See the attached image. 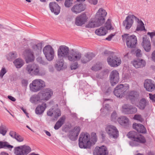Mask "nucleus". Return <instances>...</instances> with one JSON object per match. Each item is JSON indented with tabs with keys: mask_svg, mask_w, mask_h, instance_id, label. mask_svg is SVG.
<instances>
[{
	"mask_svg": "<svg viewBox=\"0 0 155 155\" xmlns=\"http://www.w3.org/2000/svg\"><path fill=\"white\" fill-rule=\"evenodd\" d=\"M69 48L65 45H61L58 50L59 58H65L69 61H75L80 59L81 53L79 51L73 50L69 52Z\"/></svg>",
	"mask_w": 155,
	"mask_h": 155,
	"instance_id": "f257e3e1",
	"label": "nucleus"
},
{
	"mask_svg": "<svg viewBox=\"0 0 155 155\" xmlns=\"http://www.w3.org/2000/svg\"><path fill=\"white\" fill-rule=\"evenodd\" d=\"M128 137L133 141H130L129 144L132 147L138 146L139 143L144 144L146 142L145 137L143 135H140L136 132L132 131L129 132L127 134Z\"/></svg>",
	"mask_w": 155,
	"mask_h": 155,
	"instance_id": "f03ea898",
	"label": "nucleus"
},
{
	"mask_svg": "<svg viewBox=\"0 0 155 155\" xmlns=\"http://www.w3.org/2000/svg\"><path fill=\"white\" fill-rule=\"evenodd\" d=\"M90 136L87 132L83 133L80 135L79 139V146L81 148L90 149L91 142Z\"/></svg>",
	"mask_w": 155,
	"mask_h": 155,
	"instance_id": "7ed1b4c3",
	"label": "nucleus"
},
{
	"mask_svg": "<svg viewBox=\"0 0 155 155\" xmlns=\"http://www.w3.org/2000/svg\"><path fill=\"white\" fill-rule=\"evenodd\" d=\"M45 86V82L41 79H37L33 80L29 85L30 91L35 92L39 91Z\"/></svg>",
	"mask_w": 155,
	"mask_h": 155,
	"instance_id": "20e7f679",
	"label": "nucleus"
},
{
	"mask_svg": "<svg viewBox=\"0 0 155 155\" xmlns=\"http://www.w3.org/2000/svg\"><path fill=\"white\" fill-rule=\"evenodd\" d=\"M123 41H126L127 47L133 48L135 47L137 42L136 36L134 35H129L128 34H124L122 36Z\"/></svg>",
	"mask_w": 155,
	"mask_h": 155,
	"instance_id": "39448f33",
	"label": "nucleus"
},
{
	"mask_svg": "<svg viewBox=\"0 0 155 155\" xmlns=\"http://www.w3.org/2000/svg\"><path fill=\"white\" fill-rule=\"evenodd\" d=\"M107 12L104 9L101 8L97 12L95 18L97 21V25H102L105 21V18L107 15Z\"/></svg>",
	"mask_w": 155,
	"mask_h": 155,
	"instance_id": "423d86ee",
	"label": "nucleus"
},
{
	"mask_svg": "<svg viewBox=\"0 0 155 155\" xmlns=\"http://www.w3.org/2000/svg\"><path fill=\"white\" fill-rule=\"evenodd\" d=\"M31 150V148L29 146L24 145L15 147L14 153L15 155H27Z\"/></svg>",
	"mask_w": 155,
	"mask_h": 155,
	"instance_id": "0eeeda50",
	"label": "nucleus"
},
{
	"mask_svg": "<svg viewBox=\"0 0 155 155\" xmlns=\"http://www.w3.org/2000/svg\"><path fill=\"white\" fill-rule=\"evenodd\" d=\"M107 61L108 64L112 67H117L121 63L120 58L115 55L113 52L110 54L107 59Z\"/></svg>",
	"mask_w": 155,
	"mask_h": 155,
	"instance_id": "6e6552de",
	"label": "nucleus"
},
{
	"mask_svg": "<svg viewBox=\"0 0 155 155\" xmlns=\"http://www.w3.org/2000/svg\"><path fill=\"white\" fill-rule=\"evenodd\" d=\"M43 52L48 60L50 61L54 59V50L51 45H48L45 46L43 49Z\"/></svg>",
	"mask_w": 155,
	"mask_h": 155,
	"instance_id": "1a4fd4ad",
	"label": "nucleus"
},
{
	"mask_svg": "<svg viewBox=\"0 0 155 155\" xmlns=\"http://www.w3.org/2000/svg\"><path fill=\"white\" fill-rule=\"evenodd\" d=\"M128 85H124L120 84L117 85L114 89V94L119 98L121 97L123 94L129 89Z\"/></svg>",
	"mask_w": 155,
	"mask_h": 155,
	"instance_id": "9d476101",
	"label": "nucleus"
},
{
	"mask_svg": "<svg viewBox=\"0 0 155 155\" xmlns=\"http://www.w3.org/2000/svg\"><path fill=\"white\" fill-rule=\"evenodd\" d=\"M134 19L136 21H139V19L133 15H129L126 17L123 22V25L126 29H129L131 28L134 23Z\"/></svg>",
	"mask_w": 155,
	"mask_h": 155,
	"instance_id": "9b49d317",
	"label": "nucleus"
},
{
	"mask_svg": "<svg viewBox=\"0 0 155 155\" xmlns=\"http://www.w3.org/2000/svg\"><path fill=\"white\" fill-rule=\"evenodd\" d=\"M105 130L110 137L116 139L119 136V132L114 126L112 125H108L105 128Z\"/></svg>",
	"mask_w": 155,
	"mask_h": 155,
	"instance_id": "f8f14e48",
	"label": "nucleus"
},
{
	"mask_svg": "<svg viewBox=\"0 0 155 155\" xmlns=\"http://www.w3.org/2000/svg\"><path fill=\"white\" fill-rule=\"evenodd\" d=\"M43 102H45L48 101L53 94V92L51 89H45L39 92Z\"/></svg>",
	"mask_w": 155,
	"mask_h": 155,
	"instance_id": "ddd939ff",
	"label": "nucleus"
},
{
	"mask_svg": "<svg viewBox=\"0 0 155 155\" xmlns=\"http://www.w3.org/2000/svg\"><path fill=\"white\" fill-rule=\"evenodd\" d=\"M81 128L79 126H76L73 129L69 131L68 137L72 141H75L78 138V136L80 132Z\"/></svg>",
	"mask_w": 155,
	"mask_h": 155,
	"instance_id": "4468645a",
	"label": "nucleus"
},
{
	"mask_svg": "<svg viewBox=\"0 0 155 155\" xmlns=\"http://www.w3.org/2000/svg\"><path fill=\"white\" fill-rule=\"evenodd\" d=\"M30 101L33 104H38V107H46V103L42 101L39 93L37 94L32 95L30 98Z\"/></svg>",
	"mask_w": 155,
	"mask_h": 155,
	"instance_id": "2eb2a0df",
	"label": "nucleus"
},
{
	"mask_svg": "<svg viewBox=\"0 0 155 155\" xmlns=\"http://www.w3.org/2000/svg\"><path fill=\"white\" fill-rule=\"evenodd\" d=\"M86 5L82 3L74 4L71 8V11L75 14H79L84 11L86 8Z\"/></svg>",
	"mask_w": 155,
	"mask_h": 155,
	"instance_id": "dca6fc26",
	"label": "nucleus"
},
{
	"mask_svg": "<svg viewBox=\"0 0 155 155\" xmlns=\"http://www.w3.org/2000/svg\"><path fill=\"white\" fill-rule=\"evenodd\" d=\"M38 65L36 64H29L26 65L24 71L27 74L31 76L35 75L37 72Z\"/></svg>",
	"mask_w": 155,
	"mask_h": 155,
	"instance_id": "f3484780",
	"label": "nucleus"
},
{
	"mask_svg": "<svg viewBox=\"0 0 155 155\" xmlns=\"http://www.w3.org/2000/svg\"><path fill=\"white\" fill-rule=\"evenodd\" d=\"M108 152L106 147L102 146L96 147L93 151L94 155H108Z\"/></svg>",
	"mask_w": 155,
	"mask_h": 155,
	"instance_id": "a211bd4d",
	"label": "nucleus"
},
{
	"mask_svg": "<svg viewBox=\"0 0 155 155\" xmlns=\"http://www.w3.org/2000/svg\"><path fill=\"white\" fill-rule=\"evenodd\" d=\"M110 82L112 86H114L119 81V77L118 72L116 70H113L110 75Z\"/></svg>",
	"mask_w": 155,
	"mask_h": 155,
	"instance_id": "6ab92c4d",
	"label": "nucleus"
},
{
	"mask_svg": "<svg viewBox=\"0 0 155 155\" xmlns=\"http://www.w3.org/2000/svg\"><path fill=\"white\" fill-rule=\"evenodd\" d=\"M144 86L147 91L152 92L155 90V84L153 81L150 79H147L144 83Z\"/></svg>",
	"mask_w": 155,
	"mask_h": 155,
	"instance_id": "aec40b11",
	"label": "nucleus"
},
{
	"mask_svg": "<svg viewBox=\"0 0 155 155\" xmlns=\"http://www.w3.org/2000/svg\"><path fill=\"white\" fill-rule=\"evenodd\" d=\"M87 18L85 14H82L76 18L75 24L77 26H81L85 23Z\"/></svg>",
	"mask_w": 155,
	"mask_h": 155,
	"instance_id": "412c9836",
	"label": "nucleus"
},
{
	"mask_svg": "<svg viewBox=\"0 0 155 155\" xmlns=\"http://www.w3.org/2000/svg\"><path fill=\"white\" fill-rule=\"evenodd\" d=\"M95 56V54L93 53L88 52L85 53L83 56H81L80 60L82 63L86 64L92 60Z\"/></svg>",
	"mask_w": 155,
	"mask_h": 155,
	"instance_id": "4be33fe9",
	"label": "nucleus"
},
{
	"mask_svg": "<svg viewBox=\"0 0 155 155\" xmlns=\"http://www.w3.org/2000/svg\"><path fill=\"white\" fill-rule=\"evenodd\" d=\"M23 54L26 56L27 63L31 62L33 60L34 54L30 48H28L25 50Z\"/></svg>",
	"mask_w": 155,
	"mask_h": 155,
	"instance_id": "5701e85b",
	"label": "nucleus"
},
{
	"mask_svg": "<svg viewBox=\"0 0 155 155\" xmlns=\"http://www.w3.org/2000/svg\"><path fill=\"white\" fill-rule=\"evenodd\" d=\"M143 41L142 45L146 51H150L151 49V45L149 39L146 35H145L143 37Z\"/></svg>",
	"mask_w": 155,
	"mask_h": 155,
	"instance_id": "b1692460",
	"label": "nucleus"
},
{
	"mask_svg": "<svg viewBox=\"0 0 155 155\" xmlns=\"http://www.w3.org/2000/svg\"><path fill=\"white\" fill-rule=\"evenodd\" d=\"M139 97L138 92L135 91H132L129 92L128 98L130 100L132 103L134 104V101L137 100Z\"/></svg>",
	"mask_w": 155,
	"mask_h": 155,
	"instance_id": "393cba45",
	"label": "nucleus"
},
{
	"mask_svg": "<svg viewBox=\"0 0 155 155\" xmlns=\"http://www.w3.org/2000/svg\"><path fill=\"white\" fill-rule=\"evenodd\" d=\"M49 7L51 12L55 15L58 14L60 12V8L59 5L55 2H52L49 4Z\"/></svg>",
	"mask_w": 155,
	"mask_h": 155,
	"instance_id": "a878e982",
	"label": "nucleus"
},
{
	"mask_svg": "<svg viewBox=\"0 0 155 155\" xmlns=\"http://www.w3.org/2000/svg\"><path fill=\"white\" fill-rule=\"evenodd\" d=\"M133 127L138 133L143 134H145L147 133L146 128L143 125L140 124L134 123L133 124Z\"/></svg>",
	"mask_w": 155,
	"mask_h": 155,
	"instance_id": "bb28decb",
	"label": "nucleus"
},
{
	"mask_svg": "<svg viewBox=\"0 0 155 155\" xmlns=\"http://www.w3.org/2000/svg\"><path fill=\"white\" fill-rule=\"evenodd\" d=\"M132 63L133 65L136 68H143L144 67L146 64V61L142 59L134 60Z\"/></svg>",
	"mask_w": 155,
	"mask_h": 155,
	"instance_id": "cd10ccee",
	"label": "nucleus"
},
{
	"mask_svg": "<svg viewBox=\"0 0 155 155\" xmlns=\"http://www.w3.org/2000/svg\"><path fill=\"white\" fill-rule=\"evenodd\" d=\"M136 107H122V113L124 114H132L137 112Z\"/></svg>",
	"mask_w": 155,
	"mask_h": 155,
	"instance_id": "c85d7f7f",
	"label": "nucleus"
},
{
	"mask_svg": "<svg viewBox=\"0 0 155 155\" xmlns=\"http://www.w3.org/2000/svg\"><path fill=\"white\" fill-rule=\"evenodd\" d=\"M117 120L118 123L121 125L125 127H128L129 125V120L128 118L125 116H121L118 118Z\"/></svg>",
	"mask_w": 155,
	"mask_h": 155,
	"instance_id": "c756f323",
	"label": "nucleus"
},
{
	"mask_svg": "<svg viewBox=\"0 0 155 155\" xmlns=\"http://www.w3.org/2000/svg\"><path fill=\"white\" fill-rule=\"evenodd\" d=\"M42 44L39 43L37 44L34 45L32 46V51L35 55H38L41 52L42 48Z\"/></svg>",
	"mask_w": 155,
	"mask_h": 155,
	"instance_id": "7c9ffc66",
	"label": "nucleus"
},
{
	"mask_svg": "<svg viewBox=\"0 0 155 155\" xmlns=\"http://www.w3.org/2000/svg\"><path fill=\"white\" fill-rule=\"evenodd\" d=\"M65 119V116L61 117L56 122L54 126V129L56 130L58 129L64 124Z\"/></svg>",
	"mask_w": 155,
	"mask_h": 155,
	"instance_id": "2f4dec72",
	"label": "nucleus"
},
{
	"mask_svg": "<svg viewBox=\"0 0 155 155\" xmlns=\"http://www.w3.org/2000/svg\"><path fill=\"white\" fill-rule=\"evenodd\" d=\"M64 61L63 58H59L55 64V67L57 70L59 71L62 69L64 65Z\"/></svg>",
	"mask_w": 155,
	"mask_h": 155,
	"instance_id": "473e14b6",
	"label": "nucleus"
},
{
	"mask_svg": "<svg viewBox=\"0 0 155 155\" xmlns=\"http://www.w3.org/2000/svg\"><path fill=\"white\" fill-rule=\"evenodd\" d=\"M13 63L16 68H20L24 64L23 60L20 58L15 59Z\"/></svg>",
	"mask_w": 155,
	"mask_h": 155,
	"instance_id": "72a5a7b5",
	"label": "nucleus"
},
{
	"mask_svg": "<svg viewBox=\"0 0 155 155\" xmlns=\"http://www.w3.org/2000/svg\"><path fill=\"white\" fill-rule=\"evenodd\" d=\"M95 34L97 35L103 36L105 35L107 32V30L104 27H101L95 31Z\"/></svg>",
	"mask_w": 155,
	"mask_h": 155,
	"instance_id": "f704fd0d",
	"label": "nucleus"
},
{
	"mask_svg": "<svg viewBox=\"0 0 155 155\" xmlns=\"http://www.w3.org/2000/svg\"><path fill=\"white\" fill-rule=\"evenodd\" d=\"M13 147V146L10 145L7 142L0 141V149L7 148L10 149Z\"/></svg>",
	"mask_w": 155,
	"mask_h": 155,
	"instance_id": "c9c22d12",
	"label": "nucleus"
},
{
	"mask_svg": "<svg viewBox=\"0 0 155 155\" xmlns=\"http://www.w3.org/2000/svg\"><path fill=\"white\" fill-rule=\"evenodd\" d=\"M139 24V25H137L136 30L137 31H146V30L145 27L144 26V24L143 23V22H142V21L141 20H140L139 19V21H136Z\"/></svg>",
	"mask_w": 155,
	"mask_h": 155,
	"instance_id": "e433bc0d",
	"label": "nucleus"
},
{
	"mask_svg": "<svg viewBox=\"0 0 155 155\" xmlns=\"http://www.w3.org/2000/svg\"><path fill=\"white\" fill-rule=\"evenodd\" d=\"M100 26H101L100 25H97V21L95 19L94 21L92 20L89 21L88 23L86 25V27L88 28H93Z\"/></svg>",
	"mask_w": 155,
	"mask_h": 155,
	"instance_id": "4c0bfd02",
	"label": "nucleus"
},
{
	"mask_svg": "<svg viewBox=\"0 0 155 155\" xmlns=\"http://www.w3.org/2000/svg\"><path fill=\"white\" fill-rule=\"evenodd\" d=\"M7 130L8 128L2 124L0 126V134L3 136L5 135Z\"/></svg>",
	"mask_w": 155,
	"mask_h": 155,
	"instance_id": "58836bf2",
	"label": "nucleus"
},
{
	"mask_svg": "<svg viewBox=\"0 0 155 155\" xmlns=\"http://www.w3.org/2000/svg\"><path fill=\"white\" fill-rule=\"evenodd\" d=\"M37 72L36 73L35 75L37 76H44L46 74V71L44 70H39V67L38 65L37 68Z\"/></svg>",
	"mask_w": 155,
	"mask_h": 155,
	"instance_id": "ea45409f",
	"label": "nucleus"
},
{
	"mask_svg": "<svg viewBox=\"0 0 155 155\" xmlns=\"http://www.w3.org/2000/svg\"><path fill=\"white\" fill-rule=\"evenodd\" d=\"M105 28L107 30L113 29V28L112 27L111 24V20L108 19L105 24Z\"/></svg>",
	"mask_w": 155,
	"mask_h": 155,
	"instance_id": "a19ab883",
	"label": "nucleus"
},
{
	"mask_svg": "<svg viewBox=\"0 0 155 155\" xmlns=\"http://www.w3.org/2000/svg\"><path fill=\"white\" fill-rule=\"evenodd\" d=\"M46 107H36L35 113L37 114L40 115L42 114L45 111Z\"/></svg>",
	"mask_w": 155,
	"mask_h": 155,
	"instance_id": "79ce46f5",
	"label": "nucleus"
},
{
	"mask_svg": "<svg viewBox=\"0 0 155 155\" xmlns=\"http://www.w3.org/2000/svg\"><path fill=\"white\" fill-rule=\"evenodd\" d=\"M149 101L144 98H142L140 101L139 104L140 107H146L148 105Z\"/></svg>",
	"mask_w": 155,
	"mask_h": 155,
	"instance_id": "37998d69",
	"label": "nucleus"
},
{
	"mask_svg": "<svg viewBox=\"0 0 155 155\" xmlns=\"http://www.w3.org/2000/svg\"><path fill=\"white\" fill-rule=\"evenodd\" d=\"M9 57H8V59L11 61L12 59H14L17 57V54L15 52H13L9 53L8 54Z\"/></svg>",
	"mask_w": 155,
	"mask_h": 155,
	"instance_id": "c03bdc74",
	"label": "nucleus"
},
{
	"mask_svg": "<svg viewBox=\"0 0 155 155\" xmlns=\"http://www.w3.org/2000/svg\"><path fill=\"white\" fill-rule=\"evenodd\" d=\"M80 60V59H79V60H78L75 61H70L71 62H74V63L72 64L71 66V70H75L78 68V61Z\"/></svg>",
	"mask_w": 155,
	"mask_h": 155,
	"instance_id": "a18cd8bd",
	"label": "nucleus"
},
{
	"mask_svg": "<svg viewBox=\"0 0 155 155\" xmlns=\"http://www.w3.org/2000/svg\"><path fill=\"white\" fill-rule=\"evenodd\" d=\"M73 3V0H65L64 5L66 8H69L72 5Z\"/></svg>",
	"mask_w": 155,
	"mask_h": 155,
	"instance_id": "49530a36",
	"label": "nucleus"
},
{
	"mask_svg": "<svg viewBox=\"0 0 155 155\" xmlns=\"http://www.w3.org/2000/svg\"><path fill=\"white\" fill-rule=\"evenodd\" d=\"M54 113V117L55 118L57 119L59 117L61 116V110L58 108L56 109Z\"/></svg>",
	"mask_w": 155,
	"mask_h": 155,
	"instance_id": "de8ad7c7",
	"label": "nucleus"
},
{
	"mask_svg": "<svg viewBox=\"0 0 155 155\" xmlns=\"http://www.w3.org/2000/svg\"><path fill=\"white\" fill-rule=\"evenodd\" d=\"M101 68V64L100 63L97 64L96 65L92 66L91 68L92 70L94 71H97L100 70Z\"/></svg>",
	"mask_w": 155,
	"mask_h": 155,
	"instance_id": "09e8293b",
	"label": "nucleus"
},
{
	"mask_svg": "<svg viewBox=\"0 0 155 155\" xmlns=\"http://www.w3.org/2000/svg\"><path fill=\"white\" fill-rule=\"evenodd\" d=\"M117 117V114L116 112L114 111L111 114V119L112 121H116Z\"/></svg>",
	"mask_w": 155,
	"mask_h": 155,
	"instance_id": "8fccbe9b",
	"label": "nucleus"
},
{
	"mask_svg": "<svg viewBox=\"0 0 155 155\" xmlns=\"http://www.w3.org/2000/svg\"><path fill=\"white\" fill-rule=\"evenodd\" d=\"M17 141L19 142H21L23 141L24 138L18 134L15 136V137L14 138Z\"/></svg>",
	"mask_w": 155,
	"mask_h": 155,
	"instance_id": "3c124183",
	"label": "nucleus"
},
{
	"mask_svg": "<svg viewBox=\"0 0 155 155\" xmlns=\"http://www.w3.org/2000/svg\"><path fill=\"white\" fill-rule=\"evenodd\" d=\"M7 72L5 68L4 67L2 68L0 72V77L2 78L3 76Z\"/></svg>",
	"mask_w": 155,
	"mask_h": 155,
	"instance_id": "603ef678",
	"label": "nucleus"
},
{
	"mask_svg": "<svg viewBox=\"0 0 155 155\" xmlns=\"http://www.w3.org/2000/svg\"><path fill=\"white\" fill-rule=\"evenodd\" d=\"M107 88V90L105 91L103 87H102L101 88L102 90L104 92L105 94L107 95H108L111 92V88L110 87H106V89Z\"/></svg>",
	"mask_w": 155,
	"mask_h": 155,
	"instance_id": "864d4df0",
	"label": "nucleus"
},
{
	"mask_svg": "<svg viewBox=\"0 0 155 155\" xmlns=\"http://www.w3.org/2000/svg\"><path fill=\"white\" fill-rule=\"evenodd\" d=\"M91 140L93 143L94 144H95V142L97 141V138L96 136V134L95 133H93L92 134Z\"/></svg>",
	"mask_w": 155,
	"mask_h": 155,
	"instance_id": "5fc2aeb1",
	"label": "nucleus"
},
{
	"mask_svg": "<svg viewBox=\"0 0 155 155\" xmlns=\"http://www.w3.org/2000/svg\"><path fill=\"white\" fill-rule=\"evenodd\" d=\"M136 56L137 57L140 58L142 56L141 51L140 49H137L135 51Z\"/></svg>",
	"mask_w": 155,
	"mask_h": 155,
	"instance_id": "6e6d98bb",
	"label": "nucleus"
},
{
	"mask_svg": "<svg viewBox=\"0 0 155 155\" xmlns=\"http://www.w3.org/2000/svg\"><path fill=\"white\" fill-rule=\"evenodd\" d=\"M18 134L15 131L11 130L9 133V135L13 138H14Z\"/></svg>",
	"mask_w": 155,
	"mask_h": 155,
	"instance_id": "4d7b16f0",
	"label": "nucleus"
},
{
	"mask_svg": "<svg viewBox=\"0 0 155 155\" xmlns=\"http://www.w3.org/2000/svg\"><path fill=\"white\" fill-rule=\"evenodd\" d=\"M134 118L135 120H138L140 121H141L142 120L141 115L139 114L135 115Z\"/></svg>",
	"mask_w": 155,
	"mask_h": 155,
	"instance_id": "13d9d810",
	"label": "nucleus"
},
{
	"mask_svg": "<svg viewBox=\"0 0 155 155\" xmlns=\"http://www.w3.org/2000/svg\"><path fill=\"white\" fill-rule=\"evenodd\" d=\"M37 60L38 62L40 64L43 65L46 64V62L42 59V58L40 57H38L37 58Z\"/></svg>",
	"mask_w": 155,
	"mask_h": 155,
	"instance_id": "bf43d9fd",
	"label": "nucleus"
},
{
	"mask_svg": "<svg viewBox=\"0 0 155 155\" xmlns=\"http://www.w3.org/2000/svg\"><path fill=\"white\" fill-rule=\"evenodd\" d=\"M147 35L150 36L151 40H152L153 37L155 36V30L153 31V32H148Z\"/></svg>",
	"mask_w": 155,
	"mask_h": 155,
	"instance_id": "052dcab7",
	"label": "nucleus"
},
{
	"mask_svg": "<svg viewBox=\"0 0 155 155\" xmlns=\"http://www.w3.org/2000/svg\"><path fill=\"white\" fill-rule=\"evenodd\" d=\"M150 98L153 102L155 101V94L152 95L151 94H149Z\"/></svg>",
	"mask_w": 155,
	"mask_h": 155,
	"instance_id": "680f3d73",
	"label": "nucleus"
},
{
	"mask_svg": "<svg viewBox=\"0 0 155 155\" xmlns=\"http://www.w3.org/2000/svg\"><path fill=\"white\" fill-rule=\"evenodd\" d=\"M89 2L91 4H93L94 5H96L97 4L98 1L97 0H89Z\"/></svg>",
	"mask_w": 155,
	"mask_h": 155,
	"instance_id": "e2e57ef3",
	"label": "nucleus"
},
{
	"mask_svg": "<svg viewBox=\"0 0 155 155\" xmlns=\"http://www.w3.org/2000/svg\"><path fill=\"white\" fill-rule=\"evenodd\" d=\"M151 58L152 60L155 62V50L152 53Z\"/></svg>",
	"mask_w": 155,
	"mask_h": 155,
	"instance_id": "0e129e2a",
	"label": "nucleus"
},
{
	"mask_svg": "<svg viewBox=\"0 0 155 155\" xmlns=\"http://www.w3.org/2000/svg\"><path fill=\"white\" fill-rule=\"evenodd\" d=\"M22 83L23 86H26L28 84V81L26 80H23L22 81Z\"/></svg>",
	"mask_w": 155,
	"mask_h": 155,
	"instance_id": "69168bd1",
	"label": "nucleus"
},
{
	"mask_svg": "<svg viewBox=\"0 0 155 155\" xmlns=\"http://www.w3.org/2000/svg\"><path fill=\"white\" fill-rule=\"evenodd\" d=\"M108 107H103L100 110L101 112H105V113L106 112V111H108Z\"/></svg>",
	"mask_w": 155,
	"mask_h": 155,
	"instance_id": "338daca9",
	"label": "nucleus"
},
{
	"mask_svg": "<svg viewBox=\"0 0 155 155\" xmlns=\"http://www.w3.org/2000/svg\"><path fill=\"white\" fill-rule=\"evenodd\" d=\"M115 35L111 34L110 35H109L106 38V40H107L108 41H110L111 40L112 38Z\"/></svg>",
	"mask_w": 155,
	"mask_h": 155,
	"instance_id": "774afa93",
	"label": "nucleus"
}]
</instances>
